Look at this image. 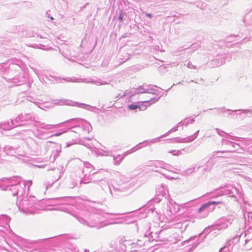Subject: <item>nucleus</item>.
I'll use <instances>...</instances> for the list:
<instances>
[{
  "label": "nucleus",
  "mask_w": 252,
  "mask_h": 252,
  "mask_svg": "<svg viewBox=\"0 0 252 252\" xmlns=\"http://www.w3.org/2000/svg\"><path fill=\"white\" fill-rule=\"evenodd\" d=\"M208 207H209L207 203H205V204H203V205H202V206L198 209V212L199 213H201V212H202L205 208H207Z\"/></svg>",
  "instance_id": "obj_1"
},
{
  "label": "nucleus",
  "mask_w": 252,
  "mask_h": 252,
  "mask_svg": "<svg viewBox=\"0 0 252 252\" xmlns=\"http://www.w3.org/2000/svg\"><path fill=\"white\" fill-rule=\"evenodd\" d=\"M222 202L221 201H209L207 203L208 206H209L210 205H217V204H221Z\"/></svg>",
  "instance_id": "obj_3"
},
{
  "label": "nucleus",
  "mask_w": 252,
  "mask_h": 252,
  "mask_svg": "<svg viewBox=\"0 0 252 252\" xmlns=\"http://www.w3.org/2000/svg\"><path fill=\"white\" fill-rule=\"evenodd\" d=\"M138 108L141 111H144L147 109V106L143 104H141L140 105H138Z\"/></svg>",
  "instance_id": "obj_2"
},
{
  "label": "nucleus",
  "mask_w": 252,
  "mask_h": 252,
  "mask_svg": "<svg viewBox=\"0 0 252 252\" xmlns=\"http://www.w3.org/2000/svg\"><path fill=\"white\" fill-rule=\"evenodd\" d=\"M119 18L121 21L123 20V15L122 14H120Z\"/></svg>",
  "instance_id": "obj_5"
},
{
  "label": "nucleus",
  "mask_w": 252,
  "mask_h": 252,
  "mask_svg": "<svg viewBox=\"0 0 252 252\" xmlns=\"http://www.w3.org/2000/svg\"><path fill=\"white\" fill-rule=\"evenodd\" d=\"M149 100H145L143 101V102H148Z\"/></svg>",
  "instance_id": "obj_7"
},
{
  "label": "nucleus",
  "mask_w": 252,
  "mask_h": 252,
  "mask_svg": "<svg viewBox=\"0 0 252 252\" xmlns=\"http://www.w3.org/2000/svg\"><path fill=\"white\" fill-rule=\"evenodd\" d=\"M128 108L130 110H134L138 108V105L130 104L128 106Z\"/></svg>",
  "instance_id": "obj_4"
},
{
  "label": "nucleus",
  "mask_w": 252,
  "mask_h": 252,
  "mask_svg": "<svg viewBox=\"0 0 252 252\" xmlns=\"http://www.w3.org/2000/svg\"><path fill=\"white\" fill-rule=\"evenodd\" d=\"M147 16L151 18L152 17V15L151 14H147Z\"/></svg>",
  "instance_id": "obj_6"
}]
</instances>
